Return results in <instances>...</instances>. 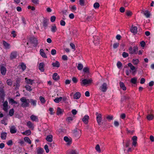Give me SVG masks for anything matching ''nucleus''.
Returning <instances> with one entry per match:
<instances>
[{
	"label": "nucleus",
	"instance_id": "34",
	"mask_svg": "<svg viewBox=\"0 0 154 154\" xmlns=\"http://www.w3.org/2000/svg\"><path fill=\"white\" fill-rule=\"evenodd\" d=\"M51 31L53 32H55L57 30V29L56 26L55 25L52 26L51 27Z\"/></svg>",
	"mask_w": 154,
	"mask_h": 154
},
{
	"label": "nucleus",
	"instance_id": "51",
	"mask_svg": "<svg viewBox=\"0 0 154 154\" xmlns=\"http://www.w3.org/2000/svg\"><path fill=\"white\" fill-rule=\"evenodd\" d=\"M14 111L13 109H11L9 112V114L11 116H12L14 113Z\"/></svg>",
	"mask_w": 154,
	"mask_h": 154
},
{
	"label": "nucleus",
	"instance_id": "7",
	"mask_svg": "<svg viewBox=\"0 0 154 154\" xmlns=\"http://www.w3.org/2000/svg\"><path fill=\"white\" fill-rule=\"evenodd\" d=\"M96 115L97 116V121L99 125H100V123L102 120V115L101 114L96 112Z\"/></svg>",
	"mask_w": 154,
	"mask_h": 154
},
{
	"label": "nucleus",
	"instance_id": "31",
	"mask_svg": "<svg viewBox=\"0 0 154 154\" xmlns=\"http://www.w3.org/2000/svg\"><path fill=\"white\" fill-rule=\"evenodd\" d=\"M53 66L54 67H59L60 66V63L59 62L56 61L55 63H53L52 64Z\"/></svg>",
	"mask_w": 154,
	"mask_h": 154
},
{
	"label": "nucleus",
	"instance_id": "24",
	"mask_svg": "<svg viewBox=\"0 0 154 154\" xmlns=\"http://www.w3.org/2000/svg\"><path fill=\"white\" fill-rule=\"evenodd\" d=\"M46 140L49 142H51L53 140V136L51 135H50L47 136Z\"/></svg>",
	"mask_w": 154,
	"mask_h": 154
},
{
	"label": "nucleus",
	"instance_id": "30",
	"mask_svg": "<svg viewBox=\"0 0 154 154\" xmlns=\"http://www.w3.org/2000/svg\"><path fill=\"white\" fill-rule=\"evenodd\" d=\"M40 55L43 57L44 58H46L47 56L45 54L44 52V50L42 49H41L40 51Z\"/></svg>",
	"mask_w": 154,
	"mask_h": 154
},
{
	"label": "nucleus",
	"instance_id": "8",
	"mask_svg": "<svg viewBox=\"0 0 154 154\" xmlns=\"http://www.w3.org/2000/svg\"><path fill=\"white\" fill-rule=\"evenodd\" d=\"M137 27L134 26L133 25H132L130 28L131 32L133 33L134 35L136 34L137 32Z\"/></svg>",
	"mask_w": 154,
	"mask_h": 154
},
{
	"label": "nucleus",
	"instance_id": "10",
	"mask_svg": "<svg viewBox=\"0 0 154 154\" xmlns=\"http://www.w3.org/2000/svg\"><path fill=\"white\" fill-rule=\"evenodd\" d=\"M89 119V116L88 115H85L82 118V120L85 124H87L88 122Z\"/></svg>",
	"mask_w": 154,
	"mask_h": 154
},
{
	"label": "nucleus",
	"instance_id": "14",
	"mask_svg": "<svg viewBox=\"0 0 154 154\" xmlns=\"http://www.w3.org/2000/svg\"><path fill=\"white\" fill-rule=\"evenodd\" d=\"M26 83L28 84L32 85L34 83V80L28 79L27 78H25Z\"/></svg>",
	"mask_w": 154,
	"mask_h": 154
},
{
	"label": "nucleus",
	"instance_id": "4",
	"mask_svg": "<svg viewBox=\"0 0 154 154\" xmlns=\"http://www.w3.org/2000/svg\"><path fill=\"white\" fill-rule=\"evenodd\" d=\"M107 88V85L106 83H104L102 84L99 88V89L103 92H106Z\"/></svg>",
	"mask_w": 154,
	"mask_h": 154
},
{
	"label": "nucleus",
	"instance_id": "35",
	"mask_svg": "<svg viewBox=\"0 0 154 154\" xmlns=\"http://www.w3.org/2000/svg\"><path fill=\"white\" fill-rule=\"evenodd\" d=\"M63 112V110L60 109V108L59 107L57 108V115H60L62 114Z\"/></svg>",
	"mask_w": 154,
	"mask_h": 154
},
{
	"label": "nucleus",
	"instance_id": "42",
	"mask_svg": "<svg viewBox=\"0 0 154 154\" xmlns=\"http://www.w3.org/2000/svg\"><path fill=\"white\" fill-rule=\"evenodd\" d=\"M0 94L2 97H4L5 96V94L3 89H0Z\"/></svg>",
	"mask_w": 154,
	"mask_h": 154
},
{
	"label": "nucleus",
	"instance_id": "48",
	"mask_svg": "<svg viewBox=\"0 0 154 154\" xmlns=\"http://www.w3.org/2000/svg\"><path fill=\"white\" fill-rule=\"evenodd\" d=\"M21 67L23 71H24L26 69V66L23 63H22L21 65Z\"/></svg>",
	"mask_w": 154,
	"mask_h": 154
},
{
	"label": "nucleus",
	"instance_id": "9",
	"mask_svg": "<svg viewBox=\"0 0 154 154\" xmlns=\"http://www.w3.org/2000/svg\"><path fill=\"white\" fill-rule=\"evenodd\" d=\"M2 44L4 46V48L6 50H8L11 48L10 44L7 42L5 41H3Z\"/></svg>",
	"mask_w": 154,
	"mask_h": 154
},
{
	"label": "nucleus",
	"instance_id": "22",
	"mask_svg": "<svg viewBox=\"0 0 154 154\" xmlns=\"http://www.w3.org/2000/svg\"><path fill=\"white\" fill-rule=\"evenodd\" d=\"M80 97V93L79 92H77L74 95L73 98L74 99H78Z\"/></svg>",
	"mask_w": 154,
	"mask_h": 154
},
{
	"label": "nucleus",
	"instance_id": "37",
	"mask_svg": "<svg viewBox=\"0 0 154 154\" xmlns=\"http://www.w3.org/2000/svg\"><path fill=\"white\" fill-rule=\"evenodd\" d=\"M130 68L131 69L132 71V73L133 75H134L136 72V71L135 70V67L133 65H132Z\"/></svg>",
	"mask_w": 154,
	"mask_h": 154
},
{
	"label": "nucleus",
	"instance_id": "38",
	"mask_svg": "<svg viewBox=\"0 0 154 154\" xmlns=\"http://www.w3.org/2000/svg\"><path fill=\"white\" fill-rule=\"evenodd\" d=\"M137 78L134 77L131 79V82L133 84H135L137 83Z\"/></svg>",
	"mask_w": 154,
	"mask_h": 154
},
{
	"label": "nucleus",
	"instance_id": "11",
	"mask_svg": "<svg viewBox=\"0 0 154 154\" xmlns=\"http://www.w3.org/2000/svg\"><path fill=\"white\" fill-rule=\"evenodd\" d=\"M17 55L16 51H14L11 52L10 54V58L11 59H13L16 58Z\"/></svg>",
	"mask_w": 154,
	"mask_h": 154
},
{
	"label": "nucleus",
	"instance_id": "40",
	"mask_svg": "<svg viewBox=\"0 0 154 154\" xmlns=\"http://www.w3.org/2000/svg\"><path fill=\"white\" fill-rule=\"evenodd\" d=\"M154 118V116L152 114H149L147 116V118L149 120H152Z\"/></svg>",
	"mask_w": 154,
	"mask_h": 154
},
{
	"label": "nucleus",
	"instance_id": "52",
	"mask_svg": "<svg viewBox=\"0 0 154 154\" xmlns=\"http://www.w3.org/2000/svg\"><path fill=\"white\" fill-rule=\"evenodd\" d=\"M39 99L42 103H44L45 102V99L43 97L40 96L39 97Z\"/></svg>",
	"mask_w": 154,
	"mask_h": 154
},
{
	"label": "nucleus",
	"instance_id": "6",
	"mask_svg": "<svg viewBox=\"0 0 154 154\" xmlns=\"http://www.w3.org/2000/svg\"><path fill=\"white\" fill-rule=\"evenodd\" d=\"M92 82V80L91 79H84L82 80L81 82V84L83 86L87 84H91Z\"/></svg>",
	"mask_w": 154,
	"mask_h": 154
},
{
	"label": "nucleus",
	"instance_id": "33",
	"mask_svg": "<svg viewBox=\"0 0 154 154\" xmlns=\"http://www.w3.org/2000/svg\"><path fill=\"white\" fill-rule=\"evenodd\" d=\"M24 140L25 142L28 143L29 144H30L31 143V140L28 137H24Z\"/></svg>",
	"mask_w": 154,
	"mask_h": 154
},
{
	"label": "nucleus",
	"instance_id": "64",
	"mask_svg": "<svg viewBox=\"0 0 154 154\" xmlns=\"http://www.w3.org/2000/svg\"><path fill=\"white\" fill-rule=\"evenodd\" d=\"M66 23L63 20H61L60 22V24L62 26H65V25Z\"/></svg>",
	"mask_w": 154,
	"mask_h": 154
},
{
	"label": "nucleus",
	"instance_id": "15",
	"mask_svg": "<svg viewBox=\"0 0 154 154\" xmlns=\"http://www.w3.org/2000/svg\"><path fill=\"white\" fill-rule=\"evenodd\" d=\"M141 13L143 14L147 18L149 17L150 14L148 10H146L145 11L142 10L141 12Z\"/></svg>",
	"mask_w": 154,
	"mask_h": 154
},
{
	"label": "nucleus",
	"instance_id": "57",
	"mask_svg": "<svg viewBox=\"0 0 154 154\" xmlns=\"http://www.w3.org/2000/svg\"><path fill=\"white\" fill-rule=\"evenodd\" d=\"M69 7L71 8V9L72 11H75L76 9V8L75 5L72 6L71 7L70 6Z\"/></svg>",
	"mask_w": 154,
	"mask_h": 154
},
{
	"label": "nucleus",
	"instance_id": "39",
	"mask_svg": "<svg viewBox=\"0 0 154 154\" xmlns=\"http://www.w3.org/2000/svg\"><path fill=\"white\" fill-rule=\"evenodd\" d=\"M9 103H11L12 104H13V103H15L16 104H17L18 103V102L14 100L13 99L10 98L9 99Z\"/></svg>",
	"mask_w": 154,
	"mask_h": 154
},
{
	"label": "nucleus",
	"instance_id": "50",
	"mask_svg": "<svg viewBox=\"0 0 154 154\" xmlns=\"http://www.w3.org/2000/svg\"><path fill=\"white\" fill-rule=\"evenodd\" d=\"M126 15L128 16H131L132 14V12L130 11H127L126 12Z\"/></svg>",
	"mask_w": 154,
	"mask_h": 154
},
{
	"label": "nucleus",
	"instance_id": "44",
	"mask_svg": "<svg viewBox=\"0 0 154 154\" xmlns=\"http://www.w3.org/2000/svg\"><path fill=\"white\" fill-rule=\"evenodd\" d=\"M95 149L97 151L99 152H101V150L100 148V146L99 144H97L95 147Z\"/></svg>",
	"mask_w": 154,
	"mask_h": 154
},
{
	"label": "nucleus",
	"instance_id": "60",
	"mask_svg": "<svg viewBox=\"0 0 154 154\" xmlns=\"http://www.w3.org/2000/svg\"><path fill=\"white\" fill-rule=\"evenodd\" d=\"M73 119V117H69L67 118V120L69 122H70L71 121H72Z\"/></svg>",
	"mask_w": 154,
	"mask_h": 154
},
{
	"label": "nucleus",
	"instance_id": "1",
	"mask_svg": "<svg viewBox=\"0 0 154 154\" xmlns=\"http://www.w3.org/2000/svg\"><path fill=\"white\" fill-rule=\"evenodd\" d=\"M20 100L21 102V105L22 107L25 108L29 106L30 101L29 99L23 97L21 98Z\"/></svg>",
	"mask_w": 154,
	"mask_h": 154
},
{
	"label": "nucleus",
	"instance_id": "53",
	"mask_svg": "<svg viewBox=\"0 0 154 154\" xmlns=\"http://www.w3.org/2000/svg\"><path fill=\"white\" fill-rule=\"evenodd\" d=\"M56 17L55 16H52L51 17V21L52 22H54L56 19Z\"/></svg>",
	"mask_w": 154,
	"mask_h": 154
},
{
	"label": "nucleus",
	"instance_id": "62",
	"mask_svg": "<svg viewBox=\"0 0 154 154\" xmlns=\"http://www.w3.org/2000/svg\"><path fill=\"white\" fill-rule=\"evenodd\" d=\"M62 59L64 60H66L68 59V57L66 55H63L62 57Z\"/></svg>",
	"mask_w": 154,
	"mask_h": 154
},
{
	"label": "nucleus",
	"instance_id": "28",
	"mask_svg": "<svg viewBox=\"0 0 154 154\" xmlns=\"http://www.w3.org/2000/svg\"><path fill=\"white\" fill-rule=\"evenodd\" d=\"M120 88L123 90L125 91L126 90V88L125 86L124 83L122 82H120L119 83Z\"/></svg>",
	"mask_w": 154,
	"mask_h": 154
},
{
	"label": "nucleus",
	"instance_id": "18",
	"mask_svg": "<svg viewBox=\"0 0 154 154\" xmlns=\"http://www.w3.org/2000/svg\"><path fill=\"white\" fill-rule=\"evenodd\" d=\"M64 140L66 142L68 145L72 143V140L69 139L66 136L64 138Z\"/></svg>",
	"mask_w": 154,
	"mask_h": 154
},
{
	"label": "nucleus",
	"instance_id": "26",
	"mask_svg": "<svg viewBox=\"0 0 154 154\" xmlns=\"http://www.w3.org/2000/svg\"><path fill=\"white\" fill-rule=\"evenodd\" d=\"M1 137L2 139L3 140L6 139L7 135V133L6 132H2L1 133Z\"/></svg>",
	"mask_w": 154,
	"mask_h": 154
},
{
	"label": "nucleus",
	"instance_id": "32",
	"mask_svg": "<svg viewBox=\"0 0 154 154\" xmlns=\"http://www.w3.org/2000/svg\"><path fill=\"white\" fill-rule=\"evenodd\" d=\"M132 62L134 65H137L139 63V61L138 59H134L132 60Z\"/></svg>",
	"mask_w": 154,
	"mask_h": 154
},
{
	"label": "nucleus",
	"instance_id": "13",
	"mask_svg": "<svg viewBox=\"0 0 154 154\" xmlns=\"http://www.w3.org/2000/svg\"><path fill=\"white\" fill-rule=\"evenodd\" d=\"M133 140L132 145L134 147L136 146L137 144V137L136 136H134L132 138Z\"/></svg>",
	"mask_w": 154,
	"mask_h": 154
},
{
	"label": "nucleus",
	"instance_id": "63",
	"mask_svg": "<svg viewBox=\"0 0 154 154\" xmlns=\"http://www.w3.org/2000/svg\"><path fill=\"white\" fill-rule=\"evenodd\" d=\"M77 152L76 150H72L70 154H77Z\"/></svg>",
	"mask_w": 154,
	"mask_h": 154
},
{
	"label": "nucleus",
	"instance_id": "16",
	"mask_svg": "<svg viewBox=\"0 0 154 154\" xmlns=\"http://www.w3.org/2000/svg\"><path fill=\"white\" fill-rule=\"evenodd\" d=\"M1 73L2 75H5L6 71V69L5 67L3 66H1Z\"/></svg>",
	"mask_w": 154,
	"mask_h": 154
},
{
	"label": "nucleus",
	"instance_id": "25",
	"mask_svg": "<svg viewBox=\"0 0 154 154\" xmlns=\"http://www.w3.org/2000/svg\"><path fill=\"white\" fill-rule=\"evenodd\" d=\"M44 64L43 63H40L39 65V69L42 71L43 72L44 70Z\"/></svg>",
	"mask_w": 154,
	"mask_h": 154
},
{
	"label": "nucleus",
	"instance_id": "43",
	"mask_svg": "<svg viewBox=\"0 0 154 154\" xmlns=\"http://www.w3.org/2000/svg\"><path fill=\"white\" fill-rule=\"evenodd\" d=\"M6 82L8 85L11 86L12 85L13 82L11 79H8L7 80Z\"/></svg>",
	"mask_w": 154,
	"mask_h": 154
},
{
	"label": "nucleus",
	"instance_id": "59",
	"mask_svg": "<svg viewBox=\"0 0 154 154\" xmlns=\"http://www.w3.org/2000/svg\"><path fill=\"white\" fill-rule=\"evenodd\" d=\"M117 66L118 68H119L122 66V64L120 62L118 61L117 64Z\"/></svg>",
	"mask_w": 154,
	"mask_h": 154
},
{
	"label": "nucleus",
	"instance_id": "20",
	"mask_svg": "<svg viewBox=\"0 0 154 154\" xmlns=\"http://www.w3.org/2000/svg\"><path fill=\"white\" fill-rule=\"evenodd\" d=\"M27 125L28 127L29 128L33 129L34 128L33 124H32L30 121H28L27 122Z\"/></svg>",
	"mask_w": 154,
	"mask_h": 154
},
{
	"label": "nucleus",
	"instance_id": "23",
	"mask_svg": "<svg viewBox=\"0 0 154 154\" xmlns=\"http://www.w3.org/2000/svg\"><path fill=\"white\" fill-rule=\"evenodd\" d=\"M99 38L98 36H95L94 37V40L93 41V42L95 44L97 45V44H99Z\"/></svg>",
	"mask_w": 154,
	"mask_h": 154
},
{
	"label": "nucleus",
	"instance_id": "55",
	"mask_svg": "<svg viewBox=\"0 0 154 154\" xmlns=\"http://www.w3.org/2000/svg\"><path fill=\"white\" fill-rule=\"evenodd\" d=\"M44 149H45L46 152L47 153H48L49 152V150L48 148V146L47 145H45V146Z\"/></svg>",
	"mask_w": 154,
	"mask_h": 154
},
{
	"label": "nucleus",
	"instance_id": "58",
	"mask_svg": "<svg viewBox=\"0 0 154 154\" xmlns=\"http://www.w3.org/2000/svg\"><path fill=\"white\" fill-rule=\"evenodd\" d=\"M85 0H79V4L80 5L83 6L84 5Z\"/></svg>",
	"mask_w": 154,
	"mask_h": 154
},
{
	"label": "nucleus",
	"instance_id": "3",
	"mask_svg": "<svg viewBox=\"0 0 154 154\" xmlns=\"http://www.w3.org/2000/svg\"><path fill=\"white\" fill-rule=\"evenodd\" d=\"M128 50L129 53L131 54H136L138 51V47L136 46H134L133 48L131 47L129 48Z\"/></svg>",
	"mask_w": 154,
	"mask_h": 154
},
{
	"label": "nucleus",
	"instance_id": "36",
	"mask_svg": "<svg viewBox=\"0 0 154 154\" xmlns=\"http://www.w3.org/2000/svg\"><path fill=\"white\" fill-rule=\"evenodd\" d=\"M44 151L43 149L39 148L37 149V154H43Z\"/></svg>",
	"mask_w": 154,
	"mask_h": 154
},
{
	"label": "nucleus",
	"instance_id": "56",
	"mask_svg": "<svg viewBox=\"0 0 154 154\" xmlns=\"http://www.w3.org/2000/svg\"><path fill=\"white\" fill-rule=\"evenodd\" d=\"M89 69L88 67H85L83 69V71L86 73L89 72Z\"/></svg>",
	"mask_w": 154,
	"mask_h": 154
},
{
	"label": "nucleus",
	"instance_id": "29",
	"mask_svg": "<svg viewBox=\"0 0 154 154\" xmlns=\"http://www.w3.org/2000/svg\"><path fill=\"white\" fill-rule=\"evenodd\" d=\"M31 104L34 106H35L36 105L37 100H34L32 99H30L29 100Z\"/></svg>",
	"mask_w": 154,
	"mask_h": 154
},
{
	"label": "nucleus",
	"instance_id": "17",
	"mask_svg": "<svg viewBox=\"0 0 154 154\" xmlns=\"http://www.w3.org/2000/svg\"><path fill=\"white\" fill-rule=\"evenodd\" d=\"M10 131L11 134L15 133L17 132L16 127L14 126H11L10 128Z\"/></svg>",
	"mask_w": 154,
	"mask_h": 154
},
{
	"label": "nucleus",
	"instance_id": "61",
	"mask_svg": "<svg viewBox=\"0 0 154 154\" xmlns=\"http://www.w3.org/2000/svg\"><path fill=\"white\" fill-rule=\"evenodd\" d=\"M56 53V51L55 49H53L51 50V54L52 55H55Z\"/></svg>",
	"mask_w": 154,
	"mask_h": 154
},
{
	"label": "nucleus",
	"instance_id": "21",
	"mask_svg": "<svg viewBox=\"0 0 154 154\" xmlns=\"http://www.w3.org/2000/svg\"><path fill=\"white\" fill-rule=\"evenodd\" d=\"M30 119L32 121H38V119L37 116L33 115H32L30 117Z\"/></svg>",
	"mask_w": 154,
	"mask_h": 154
},
{
	"label": "nucleus",
	"instance_id": "5",
	"mask_svg": "<svg viewBox=\"0 0 154 154\" xmlns=\"http://www.w3.org/2000/svg\"><path fill=\"white\" fill-rule=\"evenodd\" d=\"M30 43L33 44L34 46H36L38 44L37 38L34 37H31L30 39Z\"/></svg>",
	"mask_w": 154,
	"mask_h": 154
},
{
	"label": "nucleus",
	"instance_id": "49",
	"mask_svg": "<svg viewBox=\"0 0 154 154\" xmlns=\"http://www.w3.org/2000/svg\"><path fill=\"white\" fill-rule=\"evenodd\" d=\"M119 45V43H116L113 44V47L114 49H116L117 48Z\"/></svg>",
	"mask_w": 154,
	"mask_h": 154
},
{
	"label": "nucleus",
	"instance_id": "2",
	"mask_svg": "<svg viewBox=\"0 0 154 154\" xmlns=\"http://www.w3.org/2000/svg\"><path fill=\"white\" fill-rule=\"evenodd\" d=\"M74 136L77 138H79L81 135V131L79 129L75 128L73 131Z\"/></svg>",
	"mask_w": 154,
	"mask_h": 154
},
{
	"label": "nucleus",
	"instance_id": "27",
	"mask_svg": "<svg viewBox=\"0 0 154 154\" xmlns=\"http://www.w3.org/2000/svg\"><path fill=\"white\" fill-rule=\"evenodd\" d=\"M22 134L23 135L29 136L31 134V132L30 130H28L26 131H25L22 132Z\"/></svg>",
	"mask_w": 154,
	"mask_h": 154
},
{
	"label": "nucleus",
	"instance_id": "41",
	"mask_svg": "<svg viewBox=\"0 0 154 154\" xmlns=\"http://www.w3.org/2000/svg\"><path fill=\"white\" fill-rule=\"evenodd\" d=\"M62 99L63 98L62 97H57L54 100V101L56 103H58L62 100Z\"/></svg>",
	"mask_w": 154,
	"mask_h": 154
},
{
	"label": "nucleus",
	"instance_id": "46",
	"mask_svg": "<svg viewBox=\"0 0 154 154\" xmlns=\"http://www.w3.org/2000/svg\"><path fill=\"white\" fill-rule=\"evenodd\" d=\"M83 68V65L81 63H79L77 66V68L79 70H82Z\"/></svg>",
	"mask_w": 154,
	"mask_h": 154
},
{
	"label": "nucleus",
	"instance_id": "54",
	"mask_svg": "<svg viewBox=\"0 0 154 154\" xmlns=\"http://www.w3.org/2000/svg\"><path fill=\"white\" fill-rule=\"evenodd\" d=\"M122 55L123 57L126 58L128 57L129 55L128 53L124 52L123 53Z\"/></svg>",
	"mask_w": 154,
	"mask_h": 154
},
{
	"label": "nucleus",
	"instance_id": "47",
	"mask_svg": "<svg viewBox=\"0 0 154 154\" xmlns=\"http://www.w3.org/2000/svg\"><path fill=\"white\" fill-rule=\"evenodd\" d=\"M100 6V5L98 2L95 3L94 5V7L95 8H98Z\"/></svg>",
	"mask_w": 154,
	"mask_h": 154
},
{
	"label": "nucleus",
	"instance_id": "45",
	"mask_svg": "<svg viewBox=\"0 0 154 154\" xmlns=\"http://www.w3.org/2000/svg\"><path fill=\"white\" fill-rule=\"evenodd\" d=\"M25 88L28 91H32V89L31 88V87L28 85H26L25 86Z\"/></svg>",
	"mask_w": 154,
	"mask_h": 154
},
{
	"label": "nucleus",
	"instance_id": "19",
	"mask_svg": "<svg viewBox=\"0 0 154 154\" xmlns=\"http://www.w3.org/2000/svg\"><path fill=\"white\" fill-rule=\"evenodd\" d=\"M53 79L54 80L57 81L59 79L60 77L58 75L57 73H54L53 75Z\"/></svg>",
	"mask_w": 154,
	"mask_h": 154
},
{
	"label": "nucleus",
	"instance_id": "12",
	"mask_svg": "<svg viewBox=\"0 0 154 154\" xmlns=\"http://www.w3.org/2000/svg\"><path fill=\"white\" fill-rule=\"evenodd\" d=\"M3 109L5 112H7L8 109V102L7 101H5L3 104Z\"/></svg>",
	"mask_w": 154,
	"mask_h": 154
}]
</instances>
